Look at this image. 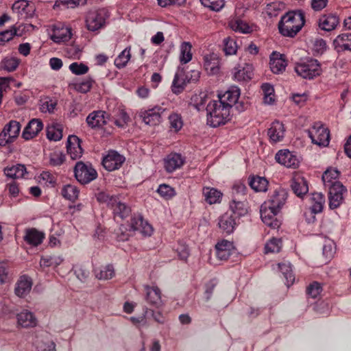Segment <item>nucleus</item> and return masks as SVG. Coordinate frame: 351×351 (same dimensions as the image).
<instances>
[{
    "mask_svg": "<svg viewBox=\"0 0 351 351\" xmlns=\"http://www.w3.org/2000/svg\"><path fill=\"white\" fill-rule=\"evenodd\" d=\"M240 89L232 86L222 95H218L217 100L210 101L206 106L207 122L217 128L226 124L231 119L233 105L239 100Z\"/></svg>",
    "mask_w": 351,
    "mask_h": 351,
    "instance_id": "1",
    "label": "nucleus"
},
{
    "mask_svg": "<svg viewBox=\"0 0 351 351\" xmlns=\"http://www.w3.org/2000/svg\"><path fill=\"white\" fill-rule=\"evenodd\" d=\"M304 21L302 12H288L281 17L278 23L279 32L285 36L293 37L302 29Z\"/></svg>",
    "mask_w": 351,
    "mask_h": 351,
    "instance_id": "2",
    "label": "nucleus"
},
{
    "mask_svg": "<svg viewBox=\"0 0 351 351\" xmlns=\"http://www.w3.org/2000/svg\"><path fill=\"white\" fill-rule=\"evenodd\" d=\"M97 200L106 204L112 210L114 218L125 219L131 215V208L122 202L118 196L110 195L105 192H99L96 195Z\"/></svg>",
    "mask_w": 351,
    "mask_h": 351,
    "instance_id": "3",
    "label": "nucleus"
},
{
    "mask_svg": "<svg viewBox=\"0 0 351 351\" xmlns=\"http://www.w3.org/2000/svg\"><path fill=\"white\" fill-rule=\"evenodd\" d=\"M337 177H322L326 187L329 188L328 206L331 210L336 209L343 204L346 188L339 181L335 180Z\"/></svg>",
    "mask_w": 351,
    "mask_h": 351,
    "instance_id": "4",
    "label": "nucleus"
},
{
    "mask_svg": "<svg viewBox=\"0 0 351 351\" xmlns=\"http://www.w3.org/2000/svg\"><path fill=\"white\" fill-rule=\"evenodd\" d=\"M295 71L304 79L312 80L320 75L321 66L317 60L306 58L295 64Z\"/></svg>",
    "mask_w": 351,
    "mask_h": 351,
    "instance_id": "5",
    "label": "nucleus"
},
{
    "mask_svg": "<svg viewBox=\"0 0 351 351\" xmlns=\"http://www.w3.org/2000/svg\"><path fill=\"white\" fill-rule=\"evenodd\" d=\"M108 17V12L105 9L89 11L86 16L87 29L91 32H96L103 28Z\"/></svg>",
    "mask_w": 351,
    "mask_h": 351,
    "instance_id": "6",
    "label": "nucleus"
},
{
    "mask_svg": "<svg viewBox=\"0 0 351 351\" xmlns=\"http://www.w3.org/2000/svg\"><path fill=\"white\" fill-rule=\"evenodd\" d=\"M311 206L309 210L304 213L306 221L310 223L315 220V215L322 212L326 202V198L322 193H313L310 197Z\"/></svg>",
    "mask_w": 351,
    "mask_h": 351,
    "instance_id": "7",
    "label": "nucleus"
},
{
    "mask_svg": "<svg viewBox=\"0 0 351 351\" xmlns=\"http://www.w3.org/2000/svg\"><path fill=\"white\" fill-rule=\"evenodd\" d=\"M312 143L319 146L326 147L330 142V132L328 128L315 123L308 131Z\"/></svg>",
    "mask_w": 351,
    "mask_h": 351,
    "instance_id": "8",
    "label": "nucleus"
},
{
    "mask_svg": "<svg viewBox=\"0 0 351 351\" xmlns=\"http://www.w3.org/2000/svg\"><path fill=\"white\" fill-rule=\"evenodd\" d=\"M165 111L166 110L160 106H155L148 110H141L139 117L146 125H156L162 121Z\"/></svg>",
    "mask_w": 351,
    "mask_h": 351,
    "instance_id": "9",
    "label": "nucleus"
},
{
    "mask_svg": "<svg viewBox=\"0 0 351 351\" xmlns=\"http://www.w3.org/2000/svg\"><path fill=\"white\" fill-rule=\"evenodd\" d=\"M125 161V158L117 151L110 150L108 154L103 158L102 165L108 171L119 169Z\"/></svg>",
    "mask_w": 351,
    "mask_h": 351,
    "instance_id": "10",
    "label": "nucleus"
},
{
    "mask_svg": "<svg viewBox=\"0 0 351 351\" xmlns=\"http://www.w3.org/2000/svg\"><path fill=\"white\" fill-rule=\"evenodd\" d=\"M280 211L274 210L270 206L263 204L261 206L260 213L263 222L267 226L276 229L280 226V221L276 219V215Z\"/></svg>",
    "mask_w": 351,
    "mask_h": 351,
    "instance_id": "11",
    "label": "nucleus"
},
{
    "mask_svg": "<svg viewBox=\"0 0 351 351\" xmlns=\"http://www.w3.org/2000/svg\"><path fill=\"white\" fill-rule=\"evenodd\" d=\"M130 230L139 231L145 236H150L153 232L152 226L139 214H134L132 217Z\"/></svg>",
    "mask_w": 351,
    "mask_h": 351,
    "instance_id": "12",
    "label": "nucleus"
},
{
    "mask_svg": "<svg viewBox=\"0 0 351 351\" xmlns=\"http://www.w3.org/2000/svg\"><path fill=\"white\" fill-rule=\"evenodd\" d=\"M275 158L279 164L288 168L295 169L298 167V159L288 150L278 151L276 154Z\"/></svg>",
    "mask_w": 351,
    "mask_h": 351,
    "instance_id": "13",
    "label": "nucleus"
},
{
    "mask_svg": "<svg viewBox=\"0 0 351 351\" xmlns=\"http://www.w3.org/2000/svg\"><path fill=\"white\" fill-rule=\"evenodd\" d=\"M285 134V128L283 123L279 121L271 123L267 131V135L271 143H276L283 140Z\"/></svg>",
    "mask_w": 351,
    "mask_h": 351,
    "instance_id": "14",
    "label": "nucleus"
},
{
    "mask_svg": "<svg viewBox=\"0 0 351 351\" xmlns=\"http://www.w3.org/2000/svg\"><path fill=\"white\" fill-rule=\"evenodd\" d=\"M82 141L75 135H71L67 139L66 149L71 159L80 158L83 154V149L81 146Z\"/></svg>",
    "mask_w": 351,
    "mask_h": 351,
    "instance_id": "15",
    "label": "nucleus"
},
{
    "mask_svg": "<svg viewBox=\"0 0 351 351\" xmlns=\"http://www.w3.org/2000/svg\"><path fill=\"white\" fill-rule=\"evenodd\" d=\"M43 128V123L41 120L32 119L24 128L22 137L26 141L32 139L38 134Z\"/></svg>",
    "mask_w": 351,
    "mask_h": 351,
    "instance_id": "16",
    "label": "nucleus"
},
{
    "mask_svg": "<svg viewBox=\"0 0 351 351\" xmlns=\"http://www.w3.org/2000/svg\"><path fill=\"white\" fill-rule=\"evenodd\" d=\"M288 197L287 192L284 189L276 191L270 199L264 204L270 206L274 210L280 211L286 203Z\"/></svg>",
    "mask_w": 351,
    "mask_h": 351,
    "instance_id": "17",
    "label": "nucleus"
},
{
    "mask_svg": "<svg viewBox=\"0 0 351 351\" xmlns=\"http://www.w3.org/2000/svg\"><path fill=\"white\" fill-rule=\"evenodd\" d=\"M108 119V114L102 110L94 111L86 117V123L91 128H101Z\"/></svg>",
    "mask_w": 351,
    "mask_h": 351,
    "instance_id": "18",
    "label": "nucleus"
},
{
    "mask_svg": "<svg viewBox=\"0 0 351 351\" xmlns=\"http://www.w3.org/2000/svg\"><path fill=\"white\" fill-rule=\"evenodd\" d=\"M253 75L252 66L250 64H244L243 66L238 65L233 69L234 79L238 82L248 81Z\"/></svg>",
    "mask_w": 351,
    "mask_h": 351,
    "instance_id": "19",
    "label": "nucleus"
},
{
    "mask_svg": "<svg viewBox=\"0 0 351 351\" xmlns=\"http://www.w3.org/2000/svg\"><path fill=\"white\" fill-rule=\"evenodd\" d=\"M337 53L351 51V33H343L338 35L332 43Z\"/></svg>",
    "mask_w": 351,
    "mask_h": 351,
    "instance_id": "20",
    "label": "nucleus"
},
{
    "mask_svg": "<svg viewBox=\"0 0 351 351\" xmlns=\"http://www.w3.org/2000/svg\"><path fill=\"white\" fill-rule=\"evenodd\" d=\"M237 220L232 213L227 212L220 217L218 224L223 232L230 234L237 226Z\"/></svg>",
    "mask_w": 351,
    "mask_h": 351,
    "instance_id": "21",
    "label": "nucleus"
},
{
    "mask_svg": "<svg viewBox=\"0 0 351 351\" xmlns=\"http://www.w3.org/2000/svg\"><path fill=\"white\" fill-rule=\"evenodd\" d=\"M245 199L235 197H232L230 203V211L229 213H232L233 216L238 219L240 217L244 216L247 213V208Z\"/></svg>",
    "mask_w": 351,
    "mask_h": 351,
    "instance_id": "22",
    "label": "nucleus"
},
{
    "mask_svg": "<svg viewBox=\"0 0 351 351\" xmlns=\"http://www.w3.org/2000/svg\"><path fill=\"white\" fill-rule=\"evenodd\" d=\"M184 158L180 154L171 153L165 160V167L167 172L172 173L180 168L184 163Z\"/></svg>",
    "mask_w": 351,
    "mask_h": 351,
    "instance_id": "23",
    "label": "nucleus"
},
{
    "mask_svg": "<svg viewBox=\"0 0 351 351\" xmlns=\"http://www.w3.org/2000/svg\"><path fill=\"white\" fill-rule=\"evenodd\" d=\"M339 23L338 16L333 14L321 16L318 21L319 28L326 32H330L336 28Z\"/></svg>",
    "mask_w": 351,
    "mask_h": 351,
    "instance_id": "24",
    "label": "nucleus"
},
{
    "mask_svg": "<svg viewBox=\"0 0 351 351\" xmlns=\"http://www.w3.org/2000/svg\"><path fill=\"white\" fill-rule=\"evenodd\" d=\"M216 256L221 261L227 260L234 250L233 243L227 240L218 242L215 246Z\"/></svg>",
    "mask_w": 351,
    "mask_h": 351,
    "instance_id": "25",
    "label": "nucleus"
},
{
    "mask_svg": "<svg viewBox=\"0 0 351 351\" xmlns=\"http://www.w3.org/2000/svg\"><path fill=\"white\" fill-rule=\"evenodd\" d=\"M204 67L209 75H215L219 72V60L217 54L212 53L204 57Z\"/></svg>",
    "mask_w": 351,
    "mask_h": 351,
    "instance_id": "26",
    "label": "nucleus"
},
{
    "mask_svg": "<svg viewBox=\"0 0 351 351\" xmlns=\"http://www.w3.org/2000/svg\"><path fill=\"white\" fill-rule=\"evenodd\" d=\"M146 291L145 300L147 302L154 307H159L161 304L160 291L157 287H145Z\"/></svg>",
    "mask_w": 351,
    "mask_h": 351,
    "instance_id": "27",
    "label": "nucleus"
},
{
    "mask_svg": "<svg viewBox=\"0 0 351 351\" xmlns=\"http://www.w3.org/2000/svg\"><path fill=\"white\" fill-rule=\"evenodd\" d=\"M291 187L293 193L300 197H302L308 191V182L304 177H293Z\"/></svg>",
    "mask_w": 351,
    "mask_h": 351,
    "instance_id": "28",
    "label": "nucleus"
},
{
    "mask_svg": "<svg viewBox=\"0 0 351 351\" xmlns=\"http://www.w3.org/2000/svg\"><path fill=\"white\" fill-rule=\"evenodd\" d=\"M16 318L18 324L23 328L34 327L37 324L35 315L27 310H23L18 313Z\"/></svg>",
    "mask_w": 351,
    "mask_h": 351,
    "instance_id": "29",
    "label": "nucleus"
},
{
    "mask_svg": "<svg viewBox=\"0 0 351 351\" xmlns=\"http://www.w3.org/2000/svg\"><path fill=\"white\" fill-rule=\"evenodd\" d=\"M32 286V282L29 277L27 276H21L16 285V295L20 298L25 297L29 293Z\"/></svg>",
    "mask_w": 351,
    "mask_h": 351,
    "instance_id": "30",
    "label": "nucleus"
},
{
    "mask_svg": "<svg viewBox=\"0 0 351 351\" xmlns=\"http://www.w3.org/2000/svg\"><path fill=\"white\" fill-rule=\"evenodd\" d=\"M23 238L27 243L38 246L43 242L45 234L35 228H29L25 230V234Z\"/></svg>",
    "mask_w": 351,
    "mask_h": 351,
    "instance_id": "31",
    "label": "nucleus"
},
{
    "mask_svg": "<svg viewBox=\"0 0 351 351\" xmlns=\"http://www.w3.org/2000/svg\"><path fill=\"white\" fill-rule=\"evenodd\" d=\"M269 65L271 71L274 73L279 74L285 70L287 63L282 55L273 52L270 58Z\"/></svg>",
    "mask_w": 351,
    "mask_h": 351,
    "instance_id": "32",
    "label": "nucleus"
},
{
    "mask_svg": "<svg viewBox=\"0 0 351 351\" xmlns=\"http://www.w3.org/2000/svg\"><path fill=\"white\" fill-rule=\"evenodd\" d=\"M249 185L255 192H266L269 181L266 177H250Z\"/></svg>",
    "mask_w": 351,
    "mask_h": 351,
    "instance_id": "33",
    "label": "nucleus"
},
{
    "mask_svg": "<svg viewBox=\"0 0 351 351\" xmlns=\"http://www.w3.org/2000/svg\"><path fill=\"white\" fill-rule=\"evenodd\" d=\"M96 170L90 163H84L82 161L76 162L74 167V176H97Z\"/></svg>",
    "mask_w": 351,
    "mask_h": 351,
    "instance_id": "34",
    "label": "nucleus"
},
{
    "mask_svg": "<svg viewBox=\"0 0 351 351\" xmlns=\"http://www.w3.org/2000/svg\"><path fill=\"white\" fill-rule=\"evenodd\" d=\"M203 195L205 201L209 204L219 203L222 197L221 191L210 187H204L203 189Z\"/></svg>",
    "mask_w": 351,
    "mask_h": 351,
    "instance_id": "35",
    "label": "nucleus"
},
{
    "mask_svg": "<svg viewBox=\"0 0 351 351\" xmlns=\"http://www.w3.org/2000/svg\"><path fill=\"white\" fill-rule=\"evenodd\" d=\"M278 268L286 280V285L288 287H290L295 280L291 263L289 262L279 263Z\"/></svg>",
    "mask_w": 351,
    "mask_h": 351,
    "instance_id": "36",
    "label": "nucleus"
},
{
    "mask_svg": "<svg viewBox=\"0 0 351 351\" xmlns=\"http://www.w3.org/2000/svg\"><path fill=\"white\" fill-rule=\"evenodd\" d=\"M5 176H25L29 173L26 167L23 164H15L7 166L3 169Z\"/></svg>",
    "mask_w": 351,
    "mask_h": 351,
    "instance_id": "37",
    "label": "nucleus"
},
{
    "mask_svg": "<svg viewBox=\"0 0 351 351\" xmlns=\"http://www.w3.org/2000/svg\"><path fill=\"white\" fill-rule=\"evenodd\" d=\"M232 30L243 34H249L252 32L253 28L246 21L237 19L230 23Z\"/></svg>",
    "mask_w": 351,
    "mask_h": 351,
    "instance_id": "38",
    "label": "nucleus"
},
{
    "mask_svg": "<svg viewBox=\"0 0 351 351\" xmlns=\"http://www.w3.org/2000/svg\"><path fill=\"white\" fill-rule=\"evenodd\" d=\"M51 38L56 43L66 41L71 38L70 29L69 28L54 29Z\"/></svg>",
    "mask_w": 351,
    "mask_h": 351,
    "instance_id": "39",
    "label": "nucleus"
},
{
    "mask_svg": "<svg viewBox=\"0 0 351 351\" xmlns=\"http://www.w3.org/2000/svg\"><path fill=\"white\" fill-rule=\"evenodd\" d=\"M3 131L11 139L14 140L19 136L21 131V124L15 120L10 121L3 128Z\"/></svg>",
    "mask_w": 351,
    "mask_h": 351,
    "instance_id": "40",
    "label": "nucleus"
},
{
    "mask_svg": "<svg viewBox=\"0 0 351 351\" xmlns=\"http://www.w3.org/2000/svg\"><path fill=\"white\" fill-rule=\"evenodd\" d=\"M192 45L189 42H184L180 46V61L182 64H186L192 59Z\"/></svg>",
    "mask_w": 351,
    "mask_h": 351,
    "instance_id": "41",
    "label": "nucleus"
},
{
    "mask_svg": "<svg viewBox=\"0 0 351 351\" xmlns=\"http://www.w3.org/2000/svg\"><path fill=\"white\" fill-rule=\"evenodd\" d=\"M62 195L69 201H75L79 195L78 189L71 184L65 185L62 190Z\"/></svg>",
    "mask_w": 351,
    "mask_h": 351,
    "instance_id": "42",
    "label": "nucleus"
},
{
    "mask_svg": "<svg viewBox=\"0 0 351 351\" xmlns=\"http://www.w3.org/2000/svg\"><path fill=\"white\" fill-rule=\"evenodd\" d=\"M63 259L58 256H43L40 261L41 267H57L60 265Z\"/></svg>",
    "mask_w": 351,
    "mask_h": 351,
    "instance_id": "43",
    "label": "nucleus"
},
{
    "mask_svg": "<svg viewBox=\"0 0 351 351\" xmlns=\"http://www.w3.org/2000/svg\"><path fill=\"white\" fill-rule=\"evenodd\" d=\"M95 274L99 280H108L114 276V269L112 265H108L100 269H95Z\"/></svg>",
    "mask_w": 351,
    "mask_h": 351,
    "instance_id": "44",
    "label": "nucleus"
},
{
    "mask_svg": "<svg viewBox=\"0 0 351 351\" xmlns=\"http://www.w3.org/2000/svg\"><path fill=\"white\" fill-rule=\"evenodd\" d=\"M86 0H56L53 8H74L80 5H83Z\"/></svg>",
    "mask_w": 351,
    "mask_h": 351,
    "instance_id": "45",
    "label": "nucleus"
},
{
    "mask_svg": "<svg viewBox=\"0 0 351 351\" xmlns=\"http://www.w3.org/2000/svg\"><path fill=\"white\" fill-rule=\"evenodd\" d=\"M131 58L130 48H125L114 60V64L118 69L125 67Z\"/></svg>",
    "mask_w": 351,
    "mask_h": 351,
    "instance_id": "46",
    "label": "nucleus"
},
{
    "mask_svg": "<svg viewBox=\"0 0 351 351\" xmlns=\"http://www.w3.org/2000/svg\"><path fill=\"white\" fill-rule=\"evenodd\" d=\"M56 105V101L49 97H45L40 100V110L42 112H53Z\"/></svg>",
    "mask_w": 351,
    "mask_h": 351,
    "instance_id": "47",
    "label": "nucleus"
},
{
    "mask_svg": "<svg viewBox=\"0 0 351 351\" xmlns=\"http://www.w3.org/2000/svg\"><path fill=\"white\" fill-rule=\"evenodd\" d=\"M183 69L178 67V71L175 74L173 83H172V91L176 93H180L184 88L182 86V78L181 76L182 75Z\"/></svg>",
    "mask_w": 351,
    "mask_h": 351,
    "instance_id": "48",
    "label": "nucleus"
},
{
    "mask_svg": "<svg viewBox=\"0 0 351 351\" xmlns=\"http://www.w3.org/2000/svg\"><path fill=\"white\" fill-rule=\"evenodd\" d=\"M170 128L176 132L179 131L183 126V121L180 114L172 113L168 116Z\"/></svg>",
    "mask_w": 351,
    "mask_h": 351,
    "instance_id": "49",
    "label": "nucleus"
},
{
    "mask_svg": "<svg viewBox=\"0 0 351 351\" xmlns=\"http://www.w3.org/2000/svg\"><path fill=\"white\" fill-rule=\"evenodd\" d=\"M282 241L279 239L273 238L270 239L265 246V253L278 252L281 249Z\"/></svg>",
    "mask_w": 351,
    "mask_h": 351,
    "instance_id": "50",
    "label": "nucleus"
},
{
    "mask_svg": "<svg viewBox=\"0 0 351 351\" xmlns=\"http://www.w3.org/2000/svg\"><path fill=\"white\" fill-rule=\"evenodd\" d=\"M223 51L226 55L235 54L237 50V43L234 38L230 37L223 40Z\"/></svg>",
    "mask_w": 351,
    "mask_h": 351,
    "instance_id": "51",
    "label": "nucleus"
},
{
    "mask_svg": "<svg viewBox=\"0 0 351 351\" xmlns=\"http://www.w3.org/2000/svg\"><path fill=\"white\" fill-rule=\"evenodd\" d=\"M264 95V102L267 104H271L274 101V87L268 83L263 84L261 86Z\"/></svg>",
    "mask_w": 351,
    "mask_h": 351,
    "instance_id": "52",
    "label": "nucleus"
},
{
    "mask_svg": "<svg viewBox=\"0 0 351 351\" xmlns=\"http://www.w3.org/2000/svg\"><path fill=\"white\" fill-rule=\"evenodd\" d=\"M35 343L37 351H56V345L52 341L38 339Z\"/></svg>",
    "mask_w": 351,
    "mask_h": 351,
    "instance_id": "53",
    "label": "nucleus"
},
{
    "mask_svg": "<svg viewBox=\"0 0 351 351\" xmlns=\"http://www.w3.org/2000/svg\"><path fill=\"white\" fill-rule=\"evenodd\" d=\"M69 70L75 75H81L88 73L89 68L82 62H73L69 65Z\"/></svg>",
    "mask_w": 351,
    "mask_h": 351,
    "instance_id": "54",
    "label": "nucleus"
},
{
    "mask_svg": "<svg viewBox=\"0 0 351 351\" xmlns=\"http://www.w3.org/2000/svg\"><path fill=\"white\" fill-rule=\"evenodd\" d=\"M204 7L211 10L218 12L224 6V0H200Z\"/></svg>",
    "mask_w": 351,
    "mask_h": 351,
    "instance_id": "55",
    "label": "nucleus"
},
{
    "mask_svg": "<svg viewBox=\"0 0 351 351\" xmlns=\"http://www.w3.org/2000/svg\"><path fill=\"white\" fill-rule=\"evenodd\" d=\"M47 136L49 140L54 141H60L62 137V130L56 126H50L47 129Z\"/></svg>",
    "mask_w": 351,
    "mask_h": 351,
    "instance_id": "56",
    "label": "nucleus"
},
{
    "mask_svg": "<svg viewBox=\"0 0 351 351\" xmlns=\"http://www.w3.org/2000/svg\"><path fill=\"white\" fill-rule=\"evenodd\" d=\"M93 83L94 80L90 77H88L79 84H77L75 88L80 93H86L90 90Z\"/></svg>",
    "mask_w": 351,
    "mask_h": 351,
    "instance_id": "57",
    "label": "nucleus"
},
{
    "mask_svg": "<svg viewBox=\"0 0 351 351\" xmlns=\"http://www.w3.org/2000/svg\"><path fill=\"white\" fill-rule=\"evenodd\" d=\"M322 287L317 282L311 283L306 289V294L312 298H317L321 293Z\"/></svg>",
    "mask_w": 351,
    "mask_h": 351,
    "instance_id": "58",
    "label": "nucleus"
},
{
    "mask_svg": "<svg viewBox=\"0 0 351 351\" xmlns=\"http://www.w3.org/2000/svg\"><path fill=\"white\" fill-rule=\"evenodd\" d=\"M157 192L160 195V196L169 199L174 196L175 191L174 189L167 184H160L157 190Z\"/></svg>",
    "mask_w": 351,
    "mask_h": 351,
    "instance_id": "59",
    "label": "nucleus"
},
{
    "mask_svg": "<svg viewBox=\"0 0 351 351\" xmlns=\"http://www.w3.org/2000/svg\"><path fill=\"white\" fill-rule=\"evenodd\" d=\"M246 189V186L243 184H234L232 190V197L245 199Z\"/></svg>",
    "mask_w": 351,
    "mask_h": 351,
    "instance_id": "60",
    "label": "nucleus"
},
{
    "mask_svg": "<svg viewBox=\"0 0 351 351\" xmlns=\"http://www.w3.org/2000/svg\"><path fill=\"white\" fill-rule=\"evenodd\" d=\"M129 121L130 117L128 113L123 110H119L118 113V118L114 121L115 125L119 128H124Z\"/></svg>",
    "mask_w": 351,
    "mask_h": 351,
    "instance_id": "61",
    "label": "nucleus"
},
{
    "mask_svg": "<svg viewBox=\"0 0 351 351\" xmlns=\"http://www.w3.org/2000/svg\"><path fill=\"white\" fill-rule=\"evenodd\" d=\"M217 284L215 279L210 280L205 285L204 298L206 302L210 300L213 291Z\"/></svg>",
    "mask_w": 351,
    "mask_h": 351,
    "instance_id": "62",
    "label": "nucleus"
},
{
    "mask_svg": "<svg viewBox=\"0 0 351 351\" xmlns=\"http://www.w3.org/2000/svg\"><path fill=\"white\" fill-rule=\"evenodd\" d=\"M19 61L16 58L5 59L3 62V68L8 72L14 71L19 66Z\"/></svg>",
    "mask_w": 351,
    "mask_h": 351,
    "instance_id": "63",
    "label": "nucleus"
},
{
    "mask_svg": "<svg viewBox=\"0 0 351 351\" xmlns=\"http://www.w3.org/2000/svg\"><path fill=\"white\" fill-rule=\"evenodd\" d=\"M327 48L326 41L322 38H317L315 40L313 45L314 51L319 54H322Z\"/></svg>",
    "mask_w": 351,
    "mask_h": 351,
    "instance_id": "64",
    "label": "nucleus"
}]
</instances>
